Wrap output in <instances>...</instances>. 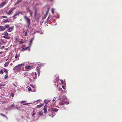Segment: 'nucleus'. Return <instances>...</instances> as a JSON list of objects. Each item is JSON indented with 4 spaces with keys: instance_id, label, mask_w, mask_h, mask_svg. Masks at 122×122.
Segmentation results:
<instances>
[{
    "instance_id": "1",
    "label": "nucleus",
    "mask_w": 122,
    "mask_h": 122,
    "mask_svg": "<svg viewBox=\"0 0 122 122\" xmlns=\"http://www.w3.org/2000/svg\"><path fill=\"white\" fill-rule=\"evenodd\" d=\"M24 18L26 21L28 25V27H29L30 25V19L27 16H24Z\"/></svg>"
},
{
    "instance_id": "2",
    "label": "nucleus",
    "mask_w": 122,
    "mask_h": 122,
    "mask_svg": "<svg viewBox=\"0 0 122 122\" xmlns=\"http://www.w3.org/2000/svg\"><path fill=\"white\" fill-rule=\"evenodd\" d=\"M15 9V8H11L8 12H6L7 14L9 15H12L13 11Z\"/></svg>"
},
{
    "instance_id": "3",
    "label": "nucleus",
    "mask_w": 122,
    "mask_h": 122,
    "mask_svg": "<svg viewBox=\"0 0 122 122\" xmlns=\"http://www.w3.org/2000/svg\"><path fill=\"white\" fill-rule=\"evenodd\" d=\"M69 103V102H68L66 101H63L61 102L59 104V105H63L64 104H68Z\"/></svg>"
},
{
    "instance_id": "4",
    "label": "nucleus",
    "mask_w": 122,
    "mask_h": 122,
    "mask_svg": "<svg viewBox=\"0 0 122 122\" xmlns=\"http://www.w3.org/2000/svg\"><path fill=\"white\" fill-rule=\"evenodd\" d=\"M7 3V2H5L2 3L0 4V8L4 6Z\"/></svg>"
},
{
    "instance_id": "5",
    "label": "nucleus",
    "mask_w": 122,
    "mask_h": 122,
    "mask_svg": "<svg viewBox=\"0 0 122 122\" xmlns=\"http://www.w3.org/2000/svg\"><path fill=\"white\" fill-rule=\"evenodd\" d=\"M19 14L18 12L17 11V13H15L12 17V18H13V19H15L16 17L15 16H17V15H19Z\"/></svg>"
},
{
    "instance_id": "6",
    "label": "nucleus",
    "mask_w": 122,
    "mask_h": 122,
    "mask_svg": "<svg viewBox=\"0 0 122 122\" xmlns=\"http://www.w3.org/2000/svg\"><path fill=\"white\" fill-rule=\"evenodd\" d=\"M47 105H46L45 106H44V108H43V110H44V111L43 112L44 113H46V112L47 111V109L46 108L47 107Z\"/></svg>"
},
{
    "instance_id": "7",
    "label": "nucleus",
    "mask_w": 122,
    "mask_h": 122,
    "mask_svg": "<svg viewBox=\"0 0 122 122\" xmlns=\"http://www.w3.org/2000/svg\"><path fill=\"white\" fill-rule=\"evenodd\" d=\"M18 12L19 14H20L22 15H24L25 13V12L24 11H18Z\"/></svg>"
},
{
    "instance_id": "8",
    "label": "nucleus",
    "mask_w": 122,
    "mask_h": 122,
    "mask_svg": "<svg viewBox=\"0 0 122 122\" xmlns=\"http://www.w3.org/2000/svg\"><path fill=\"white\" fill-rule=\"evenodd\" d=\"M13 27L12 26L10 27L8 29L7 31L9 32H11L12 30L13 29Z\"/></svg>"
},
{
    "instance_id": "9",
    "label": "nucleus",
    "mask_w": 122,
    "mask_h": 122,
    "mask_svg": "<svg viewBox=\"0 0 122 122\" xmlns=\"http://www.w3.org/2000/svg\"><path fill=\"white\" fill-rule=\"evenodd\" d=\"M5 26H0V29L1 31H2L4 30L5 29Z\"/></svg>"
},
{
    "instance_id": "10",
    "label": "nucleus",
    "mask_w": 122,
    "mask_h": 122,
    "mask_svg": "<svg viewBox=\"0 0 122 122\" xmlns=\"http://www.w3.org/2000/svg\"><path fill=\"white\" fill-rule=\"evenodd\" d=\"M67 99L66 97V96H64L62 97V98L61 100L62 101L66 100Z\"/></svg>"
},
{
    "instance_id": "11",
    "label": "nucleus",
    "mask_w": 122,
    "mask_h": 122,
    "mask_svg": "<svg viewBox=\"0 0 122 122\" xmlns=\"http://www.w3.org/2000/svg\"><path fill=\"white\" fill-rule=\"evenodd\" d=\"M43 106V104H40L39 105H38L36 106V107L37 108H40L41 107Z\"/></svg>"
},
{
    "instance_id": "12",
    "label": "nucleus",
    "mask_w": 122,
    "mask_h": 122,
    "mask_svg": "<svg viewBox=\"0 0 122 122\" xmlns=\"http://www.w3.org/2000/svg\"><path fill=\"white\" fill-rule=\"evenodd\" d=\"M10 19L9 20L6 19L5 20L4 22V23H6L9 22L10 21Z\"/></svg>"
},
{
    "instance_id": "13",
    "label": "nucleus",
    "mask_w": 122,
    "mask_h": 122,
    "mask_svg": "<svg viewBox=\"0 0 122 122\" xmlns=\"http://www.w3.org/2000/svg\"><path fill=\"white\" fill-rule=\"evenodd\" d=\"M22 0H18L15 4V5H16L18 4Z\"/></svg>"
},
{
    "instance_id": "14",
    "label": "nucleus",
    "mask_w": 122,
    "mask_h": 122,
    "mask_svg": "<svg viewBox=\"0 0 122 122\" xmlns=\"http://www.w3.org/2000/svg\"><path fill=\"white\" fill-rule=\"evenodd\" d=\"M36 70L37 71V72L38 74V75L39 76L40 74L39 72V68L38 67H37L36 68Z\"/></svg>"
},
{
    "instance_id": "15",
    "label": "nucleus",
    "mask_w": 122,
    "mask_h": 122,
    "mask_svg": "<svg viewBox=\"0 0 122 122\" xmlns=\"http://www.w3.org/2000/svg\"><path fill=\"white\" fill-rule=\"evenodd\" d=\"M9 64V62H6V63L4 65V66L5 67H6Z\"/></svg>"
},
{
    "instance_id": "16",
    "label": "nucleus",
    "mask_w": 122,
    "mask_h": 122,
    "mask_svg": "<svg viewBox=\"0 0 122 122\" xmlns=\"http://www.w3.org/2000/svg\"><path fill=\"white\" fill-rule=\"evenodd\" d=\"M4 71L6 74H7L8 73L7 70L6 69H4Z\"/></svg>"
},
{
    "instance_id": "17",
    "label": "nucleus",
    "mask_w": 122,
    "mask_h": 122,
    "mask_svg": "<svg viewBox=\"0 0 122 122\" xmlns=\"http://www.w3.org/2000/svg\"><path fill=\"white\" fill-rule=\"evenodd\" d=\"M9 25L8 24H6L5 25V29H6V28H8L9 27Z\"/></svg>"
},
{
    "instance_id": "18",
    "label": "nucleus",
    "mask_w": 122,
    "mask_h": 122,
    "mask_svg": "<svg viewBox=\"0 0 122 122\" xmlns=\"http://www.w3.org/2000/svg\"><path fill=\"white\" fill-rule=\"evenodd\" d=\"M3 35L5 36H7L8 35V33L7 32H4L3 33Z\"/></svg>"
},
{
    "instance_id": "19",
    "label": "nucleus",
    "mask_w": 122,
    "mask_h": 122,
    "mask_svg": "<svg viewBox=\"0 0 122 122\" xmlns=\"http://www.w3.org/2000/svg\"><path fill=\"white\" fill-rule=\"evenodd\" d=\"M52 110L55 112H57L58 110V109L56 108H52Z\"/></svg>"
},
{
    "instance_id": "20",
    "label": "nucleus",
    "mask_w": 122,
    "mask_h": 122,
    "mask_svg": "<svg viewBox=\"0 0 122 122\" xmlns=\"http://www.w3.org/2000/svg\"><path fill=\"white\" fill-rule=\"evenodd\" d=\"M33 40V39H31L30 40V44H29L30 45V46H31L32 45Z\"/></svg>"
},
{
    "instance_id": "21",
    "label": "nucleus",
    "mask_w": 122,
    "mask_h": 122,
    "mask_svg": "<svg viewBox=\"0 0 122 122\" xmlns=\"http://www.w3.org/2000/svg\"><path fill=\"white\" fill-rule=\"evenodd\" d=\"M36 112L34 110H33V111L32 116H33L35 114Z\"/></svg>"
},
{
    "instance_id": "22",
    "label": "nucleus",
    "mask_w": 122,
    "mask_h": 122,
    "mask_svg": "<svg viewBox=\"0 0 122 122\" xmlns=\"http://www.w3.org/2000/svg\"><path fill=\"white\" fill-rule=\"evenodd\" d=\"M31 67L30 66H26V69H30V68Z\"/></svg>"
},
{
    "instance_id": "23",
    "label": "nucleus",
    "mask_w": 122,
    "mask_h": 122,
    "mask_svg": "<svg viewBox=\"0 0 122 122\" xmlns=\"http://www.w3.org/2000/svg\"><path fill=\"white\" fill-rule=\"evenodd\" d=\"M23 64H24L23 63H22V64H19L18 65H17V66H18V67H20L21 66L23 65Z\"/></svg>"
},
{
    "instance_id": "24",
    "label": "nucleus",
    "mask_w": 122,
    "mask_h": 122,
    "mask_svg": "<svg viewBox=\"0 0 122 122\" xmlns=\"http://www.w3.org/2000/svg\"><path fill=\"white\" fill-rule=\"evenodd\" d=\"M19 67L17 66H16L15 67L13 68L14 70H16Z\"/></svg>"
},
{
    "instance_id": "25",
    "label": "nucleus",
    "mask_w": 122,
    "mask_h": 122,
    "mask_svg": "<svg viewBox=\"0 0 122 122\" xmlns=\"http://www.w3.org/2000/svg\"><path fill=\"white\" fill-rule=\"evenodd\" d=\"M14 105L13 104L12 105H11V107H8L7 108V109H10V107H14Z\"/></svg>"
},
{
    "instance_id": "26",
    "label": "nucleus",
    "mask_w": 122,
    "mask_h": 122,
    "mask_svg": "<svg viewBox=\"0 0 122 122\" xmlns=\"http://www.w3.org/2000/svg\"><path fill=\"white\" fill-rule=\"evenodd\" d=\"M8 76L7 74H6L5 76V79H7L8 78Z\"/></svg>"
},
{
    "instance_id": "27",
    "label": "nucleus",
    "mask_w": 122,
    "mask_h": 122,
    "mask_svg": "<svg viewBox=\"0 0 122 122\" xmlns=\"http://www.w3.org/2000/svg\"><path fill=\"white\" fill-rule=\"evenodd\" d=\"M33 77V79H36L37 77V76H35V75H34Z\"/></svg>"
},
{
    "instance_id": "28",
    "label": "nucleus",
    "mask_w": 122,
    "mask_h": 122,
    "mask_svg": "<svg viewBox=\"0 0 122 122\" xmlns=\"http://www.w3.org/2000/svg\"><path fill=\"white\" fill-rule=\"evenodd\" d=\"M1 16V18H7V17L5 16Z\"/></svg>"
},
{
    "instance_id": "29",
    "label": "nucleus",
    "mask_w": 122,
    "mask_h": 122,
    "mask_svg": "<svg viewBox=\"0 0 122 122\" xmlns=\"http://www.w3.org/2000/svg\"><path fill=\"white\" fill-rule=\"evenodd\" d=\"M19 42H20V44H22L24 42L23 41H20Z\"/></svg>"
},
{
    "instance_id": "30",
    "label": "nucleus",
    "mask_w": 122,
    "mask_h": 122,
    "mask_svg": "<svg viewBox=\"0 0 122 122\" xmlns=\"http://www.w3.org/2000/svg\"><path fill=\"white\" fill-rule=\"evenodd\" d=\"M3 37L4 38H6L7 39H9V37L8 36H3Z\"/></svg>"
},
{
    "instance_id": "31",
    "label": "nucleus",
    "mask_w": 122,
    "mask_h": 122,
    "mask_svg": "<svg viewBox=\"0 0 122 122\" xmlns=\"http://www.w3.org/2000/svg\"><path fill=\"white\" fill-rule=\"evenodd\" d=\"M25 50H27L30 49V47H27L25 48Z\"/></svg>"
},
{
    "instance_id": "32",
    "label": "nucleus",
    "mask_w": 122,
    "mask_h": 122,
    "mask_svg": "<svg viewBox=\"0 0 122 122\" xmlns=\"http://www.w3.org/2000/svg\"><path fill=\"white\" fill-rule=\"evenodd\" d=\"M43 114V112H39V114L40 115H41Z\"/></svg>"
},
{
    "instance_id": "33",
    "label": "nucleus",
    "mask_w": 122,
    "mask_h": 122,
    "mask_svg": "<svg viewBox=\"0 0 122 122\" xmlns=\"http://www.w3.org/2000/svg\"><path fill=\"white\" fill-rule=\"evenodd\" d=\"M54 9H53V8H52V9L51 11H52V13L53 14H54Z\"/></svg>"
},
{
    "instance_id": "34",
    "label": "nucleus",
    "mask_w": 122,
    "mask_h": 122,
    "mask_svg": "<svg viewBox=\"0 0 122 122\" xmlns=\"http://www.w3.org/2000/svg\"><path fill=\"white\" fill-rule=\"evenodd\" d=\"M0 114H1V115H2V116H3V117H6L5 115H4V114H3V113H0Z\"/></svg>"
},
{
    "instance_id": "35",
    "label": "nucleus",
    "mask_w": 122,
    "mask_h": 122,
    "mask_svg": "<svg viewBox=\"0 0 122 122\" xmlns=\"http://www.w3.org/2000/svg\"><path fill=\"white\" fill-rule=\"evenodd\" d=\"M3 71H0V73L1 74H2L3 73Z\"/></svg>"
},
{
    "instance_id": "36",
    "label": "nucleus",
    "mask_w": 122,
    "mask_h": 122,
    "mask_svg": "<svg viewBox=\"0 0 122 122\" xmlns=\"http://www.w3.org/2000/svg\"><path fill=\"white\" fill-rule=\"evenodd\" d=\"M30 16H31L32 15V11H30Z\"/></svg>"
},
{
    "instance_id": "37",
    "label": "nucleus",
    "mask_w": 122,
    "mask_h": 122,
    "mask_svg": "<svg viewBox=\"0 0 122 122\" xmlns=\"http://www.w3.org/2000/svg\"><path fill=\"white\" fill-rule=\"evenodd\" d=\"M49 9L48 10L46 11V15H47V14H48V11H49Z\"/></svg>"
},
{
    "instance_id": "38",
    "label": "nucleus",
    "mask_w": 122,
    "mask_h": 122,
    "mask_svg": "<svg viewBox=\"0 0 122 122\" xmlns=\"http://www.w3.org/2000/svg\"><path fill=\"white\" fill-rule=\"evenodd\" d=\"M26 101H22L20 102H21V103H25L26 102Z\"/></svg>"
},
{
    "instance_id": "39",
    "label": "nucleus",
    "mask_w": 122,
    "mask_h": 122,
    "mask_svg": "<svg viewBox=\"0 0 122 122\" xmlns=\"http://www.w3.org/2000/svg\"><path fill=\"white\" fill-rule=\"evenodd\" d=\"M62 88H63L64 89H65V87L64 86H62Z\"/></svg>"
},
{
    "instance_id": "40",
    "label": "nucleus",
    "mask_w": 122,
    "mask_h": 122,
    "mask_svg": "<svg viewBox=\"0 0 122 122\" xmlns=\"http://www.w3.org/2000/svg\"><path fill=\"white\" fill-rule=\"evenodd\" d=\"M29 104V103H25V104H23L24 105H27Z\"/></svg>"
},
{
    "instance_id": "41",
    "label": "nucleus",
    "mask_w": 122,
    "mask_h": 122,
    "mask_svg": "<svg viewBox=\"0 0 122 122\" xmlns=\"http://www.w3.org/2000/svg\"><path fill=\"white\" fill-rule=\"evenodd\" d=\"M14 108H16V109H19V108L18 107H15Z\"/></svg>"
},
{
    "instance_id": "42",
    "label": "nucleus",
    "mask_w": 122,
    "mask_h": 122,
    "mask_svg": "<svg viewBox=\"0 0 122 122\" xmlns=\"http://www.w3.org/2000/svg\"><path fill=\"white\" fill-rule=\"evenodd\" d=\"M36 14H37L36 12V11L35 12V17H36Z\"/></svg>"
},
{
    "instance_id": "43",
    "label": "nucleus",
    "mask_w": 122,
    "mask_h": 122,
    "mask_svg": "<svg viewBox=\"0 0 122 122\" xmlns=\"http://www.w3.org/2000/svg\"><path fill=\"white\" fill-rule=\"evenodd\" d=\"M27 11H28L29 12H30L31 11H30V10L28 8H27Z\"/></svg>"
},
{
    "instance_id": "44",
    "label": "nucleus",
    "mask_w": 122,
    "mask_h": 122,
    "mask_svg": "<svg viewBox=\"0 0 122 122\" xmlns=\"http://www.w3.org/2000/svg\"><path fill=\"white\" fill-rule=\"evenodd\" d=\"M56 99V98L55 97H54L53 100V101H55V100Z\"/></svg>"
},
{
    "instance_id": "45",
    "label": "nucleus",
    "mask_w": 122,
    "mask_h": 122,
    "mask_svg": "<svg viewBox=\"0 0 122 122\" xmlns=\"http://www.w3.org/2000/svg\"><path fill=\"white\" fill-rule=\"evenodd\" d=\"M58 90L59 91H60V90L61 91L62 90V89L61 88H59V89Z\"/></svg>"
},
{
    "instance_id": "46",
    "label": "nucleus",
    "mask_w": 122,
    "mask_h": 122,
    "mask_svg": "<svg viewBox=\"0 0 122 122\" xmlns=\"http://www.w3.org/2000/svg\"><path fill=\"white\" fill-rule=\"evenodd\" d=\"M22 50L23 51H24L26 50H25V48H23L22 49Z\"/></svg>"
},
{
    "instance_id": "47",
    "label": "nucleus",
    "mask_w": 122,
    "mask_h": 122,
    "mask_svg": "<svg viewBox=\"0 0 122 122\" xmlns=\"http://www.w3.org/2000/svg\"><path fill=\"white\" fill-rule=\"evenodd\" d=\"M11 96L12 97H14V95L13 93H12L11 94Z\"/></svg>"
},
{
    "instance_id": "48",
    "label": "nucleus",
    "mask_w": 122,
    "mask_h": 122,
    "mask_svg": "<svg viewBox=\"0 0 122 122\" xmlns=\"http://www.w3.org/2000/svg\"><path fill=\"white\" fill-rule=\"evenodd\" d=\"M13 84L14 86H15V87H17V86L16 85H15V84H14V83H13Z\"/></svg>"
},
{
    "instance_id": "49",
    "label": "nucleus",
    "mask_w": 122,
    "mask_h": 122,
    "mask_svg": "<svg viewBox=\"0 0 122 122\" xmlns=\"http://www.w3.org/2000/svg\"><path fill=\"white\" fill-rule=\"evenodd\" d=\"M34 75H35V76H37V74L36 72H34Z\"/></svg>"
},
{
    "instance_id": "50",
    "label": "nucleus",
    "mask_w": 122,
    "mask_h": 122,
    "mask_svg": "<svg viewBox=\"0 0 122 122\" xmlns=\"http://www.w3.org/2000/svg\"><path fill=\"white\" fill-rule=\"evenodd\" d=\"M45 15L44 16V18H45L46 17V15Z\"/></svg>"
},
{
    "instance_id": "51",
    "label": "nucleus",
    "mask_w": 122,
    "mask_h": 122,
    "mask_svg": "<svg viewBox=\"0 0 122 122\" xmlns=\"http://www.w3.org/2000/svg\"><path fill=\"white\" fill-rule=\"evenodd\" d=\"M61 83L63 84V81L62 80H61Z\"/></svg>"
},
{
    "instance_id": "52",
    "label": "nucleus",
    "mask_w": 122,
    "mask_h": 122,
    "mask_svg": "<svg viewBox=\"0 0 122 122\" xmlns=\"http://www.w3.org/2000/svg\"><path fill=\"white\" fill-rule=\"evenodd\" d=\"M31 89L30 88H29V89H28V90L29 91H31Z\"/></svg>"
},
{
    "instance_id": "53",
    "label": "nucleus",
    "mask_w": 122,
    "mask_h": 122,
    "mask_svg": "<svg viewBox=\"0 0 122 122\" xmlns=\"http://www.w3.org/2000/svg\"><path fill=\"white\" fill-rule=\"evenodd\" d=\"M56 81L57 80V83H58V80H59L58 79H56Z\"/></svg>"
},
{
    "instance_id": "54",
    "label": "nucleus",
    "mask_w": 122,
    "mask_h": 122,
    "mask_svg": "<svg viewBox=\"0 0 122 122\" xmlns=\"http://www.w3.org/2000/svg\"><path fill=\"white\" fill-rule=\"evenodd\" d=\"M4 47V46H2L1 48V49H2Z\"/></svg>"
},
{
    "instance_id": "55",
    "label": "nucleus",
    "mask_w": 122,
    "mask_h": 122,
    "mask_svg": "<svg viewBox=\"0 0 122 122\" xmlns=\"http://www.w3.org/2000/svg\"><path fill=\"white\" fill-rule=\"evenodd\" d=\"M17 55H16L15 56V58H17Z\"/></svg>"
},
{
    "instance_id": "56",
    "label": "nucleus",
    "mask_w": 122,
    "mask_h": 122,
    "mask_svg": "<svg viewBox=\"0 0 122 122\" xmlns=\"http://www.w3.org/2000/svg\"><path fill=\"white\" fill-rule=\"evenodd\" d=\"M49 19V17L48 18H47V21H48Z\"/></svg>"
},
{
    "instance_id": "57",
    "label": "nucleus",
    "mask_w": 122,
    "mask_h": 122,
    "mask_svg": "<svg viewBox=\"0 0 122 122\" xmlns=\"http://www.w3.org/2000/svg\"><path fill=\"white\" fill-rule=\"evenodd\" d=\"M46 101H47V100H45L44 101V102H46Z\"/></svg>"
},
{
    "instance_id": "58",
    "label": "nucleus",
    "mask_w": 122,
    "mask_h": 122,
    "mask_svg": "<svg viewBox=\"0 0 122 122\" xmlns=\"http://www.w3.org/2000/svg\"><path fill=\"white\" fill-rule=\"evenodd\" d=\"M59 100H61V99H62V98H59Z\"/></svg>"
},
{
    "instance_id": "59",
    "label": "nucleus",
    "mask_w": 122,
    "mask_h": 122,
    "mask_svg": "<svg viewBox=\"0 0 122 122\" xmlns=\"http://www.w3.org/2000/svg\"><path fill=\"white\" fill-rule=\"evenodd\" d=\"M2 53V52L1 51V52H0V54Z\"/></svg>"
},
{
    "instance_id": "60",
    "label": "nucleus",
    "mask_w": 122,
    "mask_h": 122,
    "mask_svg": "<svg viewBox=\"0 0 122 122\" xmlns=\"http://www.w3.org/2000/svg\"><path fill=\"white\" fill-rule=\"evenodd\" d=\"M18 41V39H17V38H16V41Z\"/></svg>"
},
{
    "instance_id": "61",
    "label": "nucleus",
    "mask_w": 122,
    "mask_h": 122,
    "mask_svg": "<svg viewBox=\"0 0 122 122\" xmlns=\"http://www.w3.org/2000/svg\"><path fill=\"white\" fill-rule=\"evenodd\" d=\"M42 64H41L40 65V66H42Z\"/></svg>"
},
{
    "instance_id": "62",
    "label": "nucleus",
    "mask_w": 122,
    "mask_h": 122,
    "mask_svg": "<svg viewBox=\"0 0 122 122\" xmlns=\"http://www.w3.org/2000/svg\"><path fill=\"white\" fill-rule=\"evenodd\" d=\"M0 85H1V86H2V85H1V84H0Z\"/></svg>"
},
{
    "instance_id": "63",
    "label": "nucleus",
    "mask_w": 122,
    "mask_h": 122,
    "mask_svg": "<svg viewBox=\"0 0 122 122\" xmlns=\"http://www.w3.org/2000/svg\"><path fill=\"white\" fill-rule=\"evenodd\" d=\"M53 117V116H52V117Z\"/></svg>"
},
{
    "instance_id": "64",
    "label": "nucleus",
    "mask_w": 122,
    "mask_h": 122,
    "mask_svg": "<svg viewBox=\"0 0 122 122\" xmlns=\"http://www.w3.org/2000/svg\"><path fill=\"white\" fill-rule=\"evenodd\" d=\"M31 79V80H32V79Z\"/></svg>"
}]
</instances>
